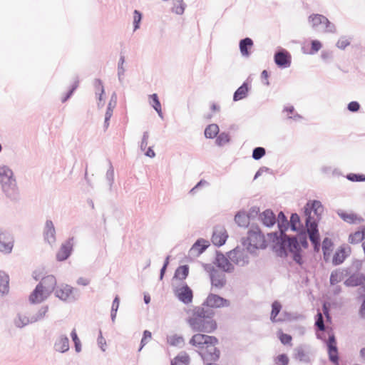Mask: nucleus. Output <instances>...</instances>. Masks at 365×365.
I'll use <instances>...</instances> for the list:
<instances>
[{"mask_svg": "<svg viewBox=\"0 0 365 365\" xmlns=\"http://www.w3.org/2000/svg\"><path fill=\"white\" fill-rule=\"evenodd\" d=\"M144 301L146 304L150 303V297L148 294H145L144 296Z\"/></svg>", "mask_w": 365, "mask_h": 365, "instance_id": "052dcab7", "label": "nucleus"}, {"mask_svg": "<svg viewBox=\"0 0 365 365\" xmlns=\"http://www.w3.org/2000/svg\"><path fill=\"white\" fill-rule=\"evenodd\" d=\"M272 312H271V320L274 322H276V317L281 311L282 305L277 301H275L272 303Z\"/></svg>", "mask_w": 365, "mask_h": 365, "instance_id": "c9c22d12", "label": "nucleus"}, {"mask_svg": "<svg viewBox=\"0 0 365 365\" xmlns=\"http://www.w3.org/2000/svg\"><path fill=\"white\" fill-rule=\"evenodd\" d=\"M235 220L240 226H246L248 224V216L244 212H239L235 217Z\"/></svg>", "mask_w": 365, "mask_h": 365, "instance_id": "72a5a7b5", "label": "nucleus"}, {"mask_svg": "<svg viewBox=\"0 0 365 365\" xmlns=\"http://www.w3.org/2000/svg\"><path fill=\"white\" fill-rule=\"evenodd\" d=\"M142 15L141 14L137 11L135 10L133 12V23H134V29L136 30L139 28V24L141 21Z\"/></svg>", "mask_w": 365, "mask_h": 365, "instance_id": "c03bdc74", "label": "nucleus"}, {"mask_svg": "<svg viewBox=\"0 0 365 365\" xmlns=\"http://www.w3.org/2000/svg\"><path fill=\"white\" fill-rule=\"evenodd\" d=\"M268 238L269 240H272L273 241L274 240V239H277L278 240V237L277 236V234L276 233H271V234H269L268 235Z\"/></svg>", "mask_w": 365, "mask_h": 365, "instance_id": "bf43d9fd", "label": "nucleus"}, {"mask_svg": "<svg viewBox=\"0 0 365 365\" xmlns=\"http://www.w3.org/2000/svg\"><path fill=\"white\" fill-rule=\"evenodd\" d=\"M274 61L279 67H289L291 64V56L285 51L277 52L274 55Z\"/></svg>", "mask_w": 365, "mask_h": 365, "instance_id": "f8f14e48", "label": "nucleus"}, {"mask_svg": "<svg viewBox=\"0 0 365 365\" xmlns=\"http://www.w3.org/2000/svg\"><path fill=\"white\" fill-rule=\"evenodd\" d=\"M279 338L283 344H290L292 339L290 335L284 334L282 331L279 332Z\"/></svg>", "mask_w": 365, "mask_h": 365, "instance_id": "37998d69", "label": "nucleus"}, {"mask_svg": "<svg viewBox=\"0 0 365 365\" xmlns=\"http://www.w3.org/2000/svg\"><path fill=\"white\" fill-rule=\"evenodd\" d=\"M286 247H287L289 251L294 252L298 247V242L296 238L287 237L286 235H284L282 242V248L285 250Z\"/></svg>", "mask_w": 365, "mask_h": 365, "instance_id": "b1692460", "label": "nucleus"}, {"mask_svg": "<svg viewBox=\"0 0 365 365\" xmlns=\"http://www.w3.org/2000/svg\"><path fill=\"white\" fill-rule=\"evenodd\" d=\"M56 284V278L52 275H49L43 278L38 284V285L41 286V287L45 290L46 292H47L48 296L54 289Z\"/></svg>", "mask_w": 365, "mask_h": 365, "instance_id": "dca6fc26", "label": "nucleus"}, {"mask_svg": "<svg viewBox=\"0 0 365 365\" xmlns=\"http://www.w3.org/2000/svg\"><path fill=\"white\" fill-rule=\"evenodd\" d=\"M360 354L361 357L365 359V348H362L360 351Z\"/></svg>", "mask_w": 365, "mask_h": 365, "instance_id": "e2e57ef3", "label": "nucleus"}, {"mask_svg": "<svg viewBox=\"0 0 365 365\" xmlns=\"http://www.w3.org/2000/svg\"><path fill=\"white\" fill-rule=\"evenodd\" d=\"M365 239V227L361 230L356 231L351 233L348 238L350 244H358Z\"/></svg>", "mask_w": 365, "mask_h": 365, "instance_id": "5701e85b", "label": "nucleus"}, {"mask_svg": "<svg viewBox=\"0 0 365 365\" xmlns=\"http://www.w3.org/2000/svg\"><path fill=\"white\" fill-rule=\"evenodd\" d=\"M344 272L339 269L333 271L330 276V283L334 285L344 279Z\"/></svg>", "mask_w": 365, "mask_h": 365, "instance_id": "c85d7f7f", "label": "nucleus"}, {"mask_svg": "<svg viewBox=\"0 0 365 365\" xmlns=\"http://www.w3.org/2000/svg\"><path fill=\"white\" fill-rule=\"evenodd\" d=\"M333 243L329 238H325L322 243L324 259L326 262L329 261L331 257Z\"/></svg>", "mask_w": 365, "mask_h": 365, "instance_id": "4be33fe9", "label": "nucleus"}, {"mask_svg": "<svg viewBox=\"0 0 365 365\" xmlns=\"http://www.w3.org/2000/svg\"><path fill=\"white\" fill-rule=\"evenodd\" d=\"M259 218L262 223L267 227L272 226L276 222L275 215L270 210H267L262 212Z\"/></svg>", "mask_w": 365, "mask_h": 365, "instance_id": "6ab92c4d", "label": "nucleus"}, {"mask_svg": "<svg viewBox=\"0 0 365 365\" xmlns=\"http://www.w3.org/2000/svg\"><path fill=\"white\" fill-rule=\"evenodd\" d=\"M275 364L277 365H287L289 364V358L284 354H279L275 359Z\"/></svg>", "mask_w": 365, "mask_h": 365, "instance_id": "58836bf2", "label": "nucleus"}, {"mask_svg": "<svg viewBox=\"0 0 365 365\" xmlns=\"http://www.w3.org/2000/svg\"><path fill=\"white\" fill-rule=\"evenodd\" d=\"M323 212L324 207L318 200L308 202L304 207V214L307 217L306 226L307 232L316 251L319 250L320 246V238L317 220Z\"/></svg>", "mask_w": 365, "mask_h": 365, "instance_id": "f257e3e1", "label": "nucleus"}, {"mask_svg": "<svg viewBox=\"0 0 365 365\" xmlns=\"http://www.w3.org/2000/svg\"><path fill=\"white\" fill-rule=\"evenodd\" d=\"M167 264H168V262H166V263L164 264L163 267V268H162V269H161V277H163V274H164V272H165V268H166Z\"/></svg>", "mask_w": 365, "mask_h": 365, "instance_id": "69168bd1", "label": "nucleus"}, {"mask_svg": "<svg viewBox=\"0 0 365 365\" xmlns=\"http://www.w3.org/2000/svg\"><path fill=\"white\" fill-rule=\"evenodd\" d=\"M309 21L313 27L322 26L325 31H331V29H329L330 26L329 21L324 16L320 14H312L309 17Z\"/></svg>", "mask_w": 365, "mask_h": 365, "instance_id": "9d476101", "label": "nucleus"}, {"mask_svg": "<svg viewBox=\"0 0 365 365\" xmlns=\"http://www.w3.org/2000/svg\"><path fill=\"white\" fill-rule=\"evenodd\" d=\"M187 322L195 331L212 333L217 327L215 320L207 314V312L203 307L196 308Z\"/></svg>", "mask_w": 365, "mask_h": 365, "instance_id": "7ed1b4c3", "label": "nucleus"}, {"mask_svg": "<svg viewBox=\"0 0 365 365\" xmlns=\"http://www.w3.org/2000/svg\"><path fill=\"white\" fill-rule=\"evenodd\" d=\"M227 238L226 230L224 229H216L212 237V242L216 246H221L225 244Z\"/></svg>", "mask_w": 365, "mask_h": 365, "instance_id": "f3484780", "label": "nucleus"}, {"mask_svg": "<svg viewBox=\"0 0 365 365\" xmlns=\"http://www.w3.org/2000/svg\"><path fill=\"white\" fill-rule=\"evenodd\" d=\"M347 179L353 182L365 181V175L364 174L350 173L347 175Z\"/></svg>", "mask_w": 365, "mask_h": 365, "instance_id": "4c0bfd02", "label": "nucleus"}, {"mask_svg": "<svg viewBox=\"0 0 365 365\" xmlns=\"http://www.w3.org/2000/svg\"><path fill=\"white\" fill-rule=\"evenodd\" d=\"M360 106L356 101H351L348 105V109L351 112H356L359 110Z\"/></svg>", "mask_w": 365, "mask_h": 365, "instance_id": "864d4df0", "label": "nucleus"}, {"mask_svg": "<svg viewBox=\"0 0 365 365\" xmlns=\"http://www.w3.org/2000/svg\"><path fill=\"white\" fill-rule=\"evenodd\" d=\"M0 180L4 192L8 196H13L16 194V182L13 178V172L9 168L6 166L0 168Z\"/></svg>", "mask_w": 365, "mask_h": 365, "instance_id": "20e7f679", "label": "nucleus"}, {"mask_svg": "<svg viewBox=\"0 0 365 365\" xmlns=\"http://www.w3.org/2000/svg\"><path fill=\"white\" fill-rule=\"evenodd\" d=\"M218 339L213 336L195 334L190 340V344L198 349L199 354L204 361H215L220 358V350L216 348Z\"/></svg>", "mask_w": 365, "mask_h": 365, "instance_id": "f03ea898", "label": "nucleus"}, {"mask_svg": "<svg viewBox=\"0 0 365 365\" xmlns=\"http://www.w3.org/2000/svg\"><path fill=\"white\" fill-rule=\"evenodd\" d=\"M249 246L255 249H264L267 245V240L258 227L251 230L248 233Z\"/></svg>", "mask_w": 365, "mask_h": 365, "instance_id": "39448f33", "label": "nucleus"}, {"mask_svg": "<svg viewBox=\"0 0 365 365\" xmlns=\"http://www.w3.org/2000/svg\"><path fill=\"white\" fill-rule=\"evenodd\" d=\"M119 298L118 296L115 297V298L114 299L113 302V304H112V312H114V313H112V317H114L115 316V313L118 309V307H119Z\"/></svg>", "mask_w": 365, "mask_h": 365, "instance_id": "603ef678", "label": "nucleus"}, {"mask_svg": "<svg viewBox=\"0 0 365 365\" xmlns=\"http://www.w3.org/2000/svg\"><path fill=\"white\" fill-rule=\"evenodd\" d=\"M103 340H104V339H103V337H101V338L99 339V344H103Z\"/></svg>", "mask_w": 365, "mask_h": 365, "instance_id": "774afa93", "label": "nucleus"}, {"mask_svg": "<svg viewBox=\"0 0 365 365\" xmlns=\"http://www.w3.org/2000/svg\"><path fill=\"white\" fill-rule=\"evenodd\" d=\"M280 221H282V222H286V217L282 212H279L278 215L279 227L282 235L286 227H284L283 225L280 224Z\"/></svg>", "mask_w": 365, "mask_h": 365, "instance_id": "8fccbe9b", "label": "nucleus"}, {"mask_svg": "<svg viewBox=\"0 0 365 365\" xmlns=\"http://www.w3.org/2000/svg\"><path fill=\"white\" fill-rule=\"evenodd\" d=\"M249 87L247 83H244L235 92L233 100L237 101L245 98L248 93Z\"/></svg>", "mask_w": 365, "mask_h": 365, "instance_id": "a878e982", "label": "nucleus"}, {"mask_svg": "<svg viewBox=\"0 0 365 365\" xmlns=\"http://www.w3.org/2000/svg\"><path fill=\"white\" fill-rule=\"evenodd\" d=\"M265 155V150L262 147H258L254 149L252 153V158L255 160H259Z\"/></svg>", "mask_w": 365, "mask_h": 365, "instance_id": "ea45409f", "label": "nucleus"}, {"mask_svg": "<svg viewBox=\"0 0 365 365\" xmlns=\"http://www.w3.org/2000/svg\"><path fill=\"white\" fill-rule=\"evenodd\" d=\"M261 76H262V78L264 84L269 85V81H268L269 74H268V72L266 70H264L262 72Z\"/></svg>", "mask_w": 365, "mask_h": 365, "instance_id": "6e6d98bb", "label": "nucleus"}, {"mask_svg": "<svg viewBox=\"0 0 365 365\" xmlns=\"http://www.w3.org/2000/svg\"><path fill=\"white\" fill-rule=\"evenodd\" d=\"M210 279L212 286L217 289L222 288L227 282L225 274L215 269H212L210 272Z\"/></svg>", "mask_w": 365, "mask_h": 365, "instance_id": "6e6552de", "label": "nucleus"}, {"mask_svg": "<svg viewBox=\"0 0 365 365\" xmlns=\"http://www.w3.org/2000/svg\"><path fill=\"white\" fill-rule=\"evenodd\" d=\"M312 48L309 53L313 54L318 52L322 47V43L318 40H313L311 43Z\"/></svg>", "mask_w": 365, "mask_h": 365, "instance_id": "a19ab883", "label": "nucleus"}, {"mask_svg": "<svg viewBox=\"0 0 365 365\" xmlns=\"http://www.w3.org/2000/svg\"><path fill=\"white\" fill-rule=\"evenodd\" d=\"M175 340H176V344L182 342V339L180 337L176 339Z\"/></svg>", "mask_w": 365, "mask_h": 365, "instance_id": "338daca9", "label": "nucleus"}, {"mask_svg": "<svg viewBox=\"0 0 365 365\" xmlns=\"http://www.w3.org/2000/svg\"><path fill=\"white\" fill-rule=\"evenodd\" d=\"M145 155L150 158H153L155 156V153L152 148H149L145 153Z\"/></svg>", "mask_w": 365, "mask_h": 365, "instance_id": "13d9d810", "label": "nucleus"}, {"mask_svg": "<svg viewBox=\"0 0 365 365\" xmlns=\"http://www.w3.org/2000/svg\"><path fill=\"white\" fill-rule=\"evenodd\" d=\"M203 305L210 308H221L228 307L230 302L217 294H210L203 303Z\"/></svg>", "mask_w": 365, "mask_h": 365, "instance_id": "423d86ee", "label": "nucleus"}, {"mask_svg": "<svg viewBox=\"0 0 365 365\" xmlns=\"http://www.w3.org/2000/svg\"><path fill=\"white\" fill-rule=\"evenodd\" d=\"M316 326L319 328V330L324 331L325 329L324 324V320L322 313L319 312L317 314V319L316 321Z\"/></svg>", "mask_w": 365, "mask_h": 365, "instance_id": "49530a36", "label": "nucleus"}, {"mask_svg": "<svg viewBox=\"0 0 365 365\" xmlns=\"http://www.w3.org/2000/svg\"><path fill=\"white\" fill-rule=\"evenodd\" d=\"M9 287V277L4 272H0V292L4 293Z\"/></svg>", "mask_w": 365, "mask_h": 365, "instance_id": "473e14b6", "label": "nucleus"}, {"mask_svg": "<svg viewBox=\"0 0 365 365\" xmlns=\"http://www.w3.org/2000/svg\"><path fill=\"white\" fill-rule=\"evenodd\" d=\"M216 265L225 272H232L234 270V265L223 255H217L216 257Z\"/></svg>", "mask_w": 365, "mask_h": 365, "instance_id": "ddd939ff", "label": "nucleus"}, {"mask_svg": "<svg viewBox=\"0 0 365 365\" xmlns=\"http://www.w3.org/2000/svg\"><path fill=\"white\" fill-rule=\"evenodd\" d=\"M48 312V307H44L42 309V316H45L46 312Z\"/></svg>", "mask_w": 365, "mask_h": 365, "instance_id": "0e129e2a", "label": "nucleus"}, {"mask_svg": "<svg viewBox=\"0 0 365 365\" xmlns=\"http://www.w3.org/2000/svg\"><path fill=\"white\" fill-rule=\"evenodd\" d=\"M48 297L47 292L43 290L41 286L38 284L36 286V289L31 294L29 297V300L31 303H40L46 299Z\"/></svg>", "mask_w": 365, "mask_h": 365, "instance_id": "2eb2a0df", "label": "nucleus"}, {"mask_svg": "<svg viewBox=\"0 0 365 365\" xmlns=\"http://www.w3.org/2000/svg\"><path fill=\"white\" fill-rule=\"evenodd\" d=\"M151 101L150 104L154 108V109L157 111V113L159 114V115H162V108H161V104L159 101L158 95L154 93L150 96Z\"/></svg>", "mask_w": 365, "mask_h": 365, "instance_id": "2f4dec72", "label": "nucleus"}, {"mask_svg": "<svg viewBox=\"0 0 365 365\" xmlns=\"http://www.w3.org/2000/svg\"><path fill=\"white\" fill-rule=\"evenodd\" d=\"M290 225L293 230H298L301 227L299 217L297 214H292L290 217Z\"/></svg>", "mask_w": 365, "mask_h": 365, "instance_id": "e433bc0d", "label": "nucleus"}, {"mask_svg": "<svg viewBox=\"0 0 365 365\" xmlns=\"http://www.w3.org/2000/svg\"><path fill=\"white\" fill-rule=\"evenodd\" d=\"M346 257V255L345 249L340 247L335 252L334 256L332 257V263L335 265L340 264L344 261Z\"/></svg>", "mask_w": 365, "mask_h": 365, "instance_id": "bb28decb", "label": "nucleus"}, {"mask_svg": "<svg viewBox=\"0 0 365 365\" xmlns=\"http://www.w3.org/2000/svg\"><path fill=\"white\" fill-rule=\"evenodd\" d=\"M56 231L53 226V224L51 221H47L46 222L43 235L44 239L46 240L49 244L54 243L56 242Z\"/></svg>", "mask_w": 365, "mask_h": 365, "instance_id": "a211bd4d", "label": "nucleus"}, {"mask_svg": "<svg viewBox=\"0 0 365 365\" xmlns=\"http://www.w3.org/2000/svg\"><path fill=\"white\" fill-rule=\"evenodd\" d=\"M71 338L75 344V347L76 351L79 352L81 351V341L78 339L76 331L75 329H73L71 334Z\"/></svg>", "mask_w": 365, "mask_h": 365, "instance_id": "79ce46f5", "label": "nucleus"}, {"mask_svg": "<svg viewBox=\"0 0 365 365\" xmlns=\"http://www.w3.org/2000/svg\"><path fill=\"white\" fill-rule=\"evenodd\" d=\"M178 299L185 304L192 300V292L187 285H184L176 290Z\"/></svg>", "mask_w": 365, "mask_h": 365, "instance_id": "4468645a", "label": "nucleus"}, {"mask_svg": "<svg viewBox=\"0 0 365 365\" xmlns=\"http://www.w3.org/2000/svg\"><path fill=\"white\" fill-rule=\"evenodd\" d=\"M219 133V127L217 124H210L205 130V135L207 138H215Z\"/></svg>", "mask_w": 365, "mask_h": 365, "instance_id": "c756f323", "label": "nucleus"}, {"mask_svg": "<svg viewBox=\"0 0 365 365\" xmlns=\"http://www.w3.org/2000/svg\"><path fill=\"white\" fill-rule=\"evenodd\" d=\"M151 332L148 330H145L143 333V336L141 340V347L140 348V350L151 339Z\"/></svg>", "mask_w": 365, "mask_h": 365, "instance_id": "a18cd8bd", "label": "nucleus"}, {"mask_svg": "<svg viewBox=\"0 0 365 365\" xmlns=\"http://www.w3.org/2000/svg\"><path fill=\"white\" fill-rule=\"evenodd\" d=\"M229 140V135L227 134L222 133L218 136L217 141L218 144L221 145L224 143H227Z\"/></svg>", "mask_w": 365, "mask_h": 365, "instance_id": "3c124183", "label": "nucleus"}, {"mask_svg": "<svg viewBox=\"0 0 365 365\" xmlns=\"http://www.w3.org/2000/svg\"><path fill=\"white\" fill-rule=\"evenodd\" d=\"M73 249L72 239H70L63 243L56 254V258L58 261L66 259L71 255Z\"/></svg>", "mask_w": 365, "mask_h": 365, "instance_id": "9b49d317", "label": "nucleus"}, {"mask_svg": "<svg viewBox=\"0 0 365 365\" xmlns=\"http://www.w3.org/2000/svg\"><path fill=\"white\" fill-rule=\"evenodd\" d=\"M88 283H89L88 279H85V278H80L78 281V284L83 285V286L88 285Z\"/></svg>", "mask_w": 365, "mask_h": 365, "instance_id": "4d7b16f0", "label": "nucleus"}, {"mask_svg": "<svg viewBox=\"0 0 365 365\" xmlns=\"http://www.w3.org/2000/svg\"><path fill=\"white\" fill-rule=\"evenodd\" d=\"M327 347L329 360L335 365H339L336 341L334 335L329 336L327 341Z\"/></svg>", "mask_w": 365, "mask_h": 365, "instance_id": "1a4fd4ad", "label": "nucleus"}, {"mask_svg": "<svg viewBox=\"0 0 365 365\" xmlns=\"http://www.w3.org/2000/svg\"><path fill=\"white\" fill-rule=\"evenodd\" d=\"M55 349L59 352H65L69 349V341L66 336H61L55 343Z\"/></svg>", "mask_w": 365, "mask_h": 365, "instance_id": "393cba45", "label": "nucleus"}, {"mask_svg": "<svg viewBox=\"0 0 365 365\" xmlns=\"http://www.w3.org/2000/svg\"><path fill=\"white\" fill-rule=\"evenodd\" d=\"M189 269L186 265L179 267L175 274V277L179 279H185L188 275Z\"/></svg>", "mask_w": 365, "mask_h": 365, "instance_id": "f704fd0d", "label": "nucleus"}, {"mask_svg": "<svg viewBox=\"0 0 365 365\" xmlns=\"http://www.w3.org/2000/svg\"><path fill=\"white\" fill-rule=\"evenodd\" d=\"M112 115H113V110L110 107H108V110L106 113V116H105V123H106V128L108 126V121L110 120Z\"/></svg>", "mask_w": 365, "mask_h": 365, "instance_id": "5fc2aeb1", "label": "nucleus"}, {"mask_svg": "<svg viewBox=\"0 0 365 365\" xmlns=\"http://www.w3.org/2000/svg\"><path fill=\"white\" fill-rule=\"evenodd\" d=\"M207 245H201L200 242L197 241V242H195L194 244V245L192 247V250H197L198 253L200 254L207 248Z\"/></svg>", "mask_w": 365, "mask_h": 365, "instance_id": "09e8293b", "label": "nucleus"}, {"mask_svg": "<svg viewBox=\"0 0 365 365\" xmlns=\"http://www.w3.org/2000/svg\"><path fill=\"white\" fill-rule=\"evenodd\" d=\"M339 215L344 221L350 224L358 223L362 221L361 217L353 212H339Z\"/></svg>", "mask_w": 365, "mask_h": 365, "instance_id": "412c9836", "label": "nucleus"}, {"mask_svg": "<svg viewBox=\"0 0 365 365\" xmlns=\"http://www.w3.org/2000/svg\"><path fill=\"white\" fill-rule=\"evenodd\" d=\"M211 109L213 110V111H217V110H220V108L218 106H217L216 104L213 103L212 106H211Z\"/></svg>", "mask_w": 365, "mask_h": 365, "instance_id": "680f3d73", "label": "nucleus"}, {"mask_svg": "<svg viewBox=\"0 0 365 365\" xmlns=\"http://www.w3.org/2000/svg\"><path fill=\"white\" fill-rule=\"evenodd\" d=\"M349 43H350L348 39H346L345 38H341L338 40V41L336 43V46L338 48H339L341 49H344L347 46L349 45Z\"/></svg>", "mask_w": 365, "mask_h": 365, "instance_id": "de8ad7c7", "label": "nucleus"}, {"mask_svg": "<svg viewBox=\"0 0 365 365\" xmlns=\"http://www.w3.org/2000/svg\"><path fill=\"white\" fill-rule=\"evenodd\" d=\"M253 46V41L250 38H246L243 40H241L240 42V52L245 56H248L250 53L248 51L249 48H251Z\"/></svg>", "mask_w": 365, "mask_h": 365, "instance_id": "cd10ccee", "label": "nucleus"}, {"mask_svg": "<svg viewBox=\"0 0 365 365\" xmlns=\"http://www.w3.org/2000/svg\"><path fill=\"white\" fill-rule=\"evenodd\" d=\"M72 294V287L68 284H62L59 286L56 291V295L62 300H66Z\"/></svg>", "mask_w": 365, "mask_h": 365, "instance_id": "aec40b11", "label": "nucleus"}, {"mask_svg": "<svg viewBox=\"0 0 365 365\" xmlns=\"http://www.w3.org/2000/svg\"><path fill=\"white\" fill-rule=\"evenodd\" d=\"M14 246L12 237L6 232H0V252L10 253Z\"/></svg>", "mask_w": 365, "mask_h": 365, "instance_id": "0eeeda50", "label": "nucleus"}, {"mask_svg": "<svg viewBox=\"0 0 365 365\" xmlns=\"http://www.w3.org/2000/svg\"><path fill=\"white\" fill-rule=\"evenodd\" d=\"M190 363V357L187 354H182L177 356L173 361L172 365H188Z\"/></svg>", "mask_w": 365, "mask_h": 365, "instance_id": "7c9ffc66", "label": "nucleus"}]
</instances>
